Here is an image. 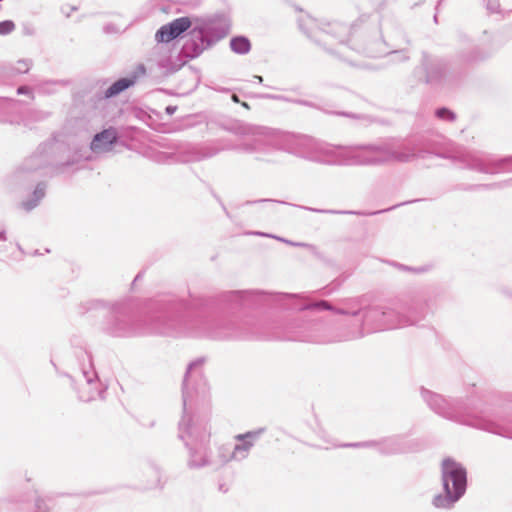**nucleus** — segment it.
Masks as SVG:
<instances>
[{
    "mask_svg": "<svg viewBox=\"0 0 512 512\" xmlns=\"http://www.w3.org/2000/svg\"><path fill=\"white\" fill-rule=\"evenodd\" d=\"M295 298L296 295L288 293L234 290L194 304L177 297L148 300L143 304L115 301L99 330L112 338H132L170 335L185 328L197 337L213 340L247 339L257 331L254 319L244 309L263 305L295 308L291 302Z\"/></svg>",
    "mask_w": 512,
    "mask_h": 512,
    "instance_id": "obj_1",
    "label": "nucleus"
},
{
    "mask_svg": "<svg viewBox=\"0 0 512 512\" xmlns=\"http://www.w3.org/2000/svg\"><path fill=\"white\" fill-rule=\"evenodd\" d=\"M312 139L290 134H272L256 137L242 143L238 150L246 153H267L270 149L284 150L291 154L329 165H379L390 161L410 162L424 159L431 154L438 158L462 164L465 169L484 174L512 173V155L497 157L484 152H470L464 146L443 136L433 139L419 136L398 144H363L328 151L317 155L310 151Z\"/></svg>",
    "mask_w": 512,
    "mask_h": 512,
    "instance_id": "obj_2",
    "label": "nucleus"
},
{
    "mask_svg": "<svg viewBox=\"0 0 512 512\" xmlns=\"http://www.w3.org/2000/svg\"><path fill=\"white\" fill-rule=\"evenodd\" d=\"M346 307L337 308L322 300L314 305L319 310H328L335 314L359 318V327L347 332L342 340H354L378 331L413 326L420 322L427 312V301L412 298L394 306L364 305L363 298L357 297L346 302Z\"/></svg>",
    "mask_w": 512,
    "mask_h": 512,
    "instance_id": "obj_3",
    "label": "nucleus"
},
{
    "mask_svg": "<svg viewBox=\"0 0 512 512\" xmlns=\"http://www.w3.org/2000/svg\"><path fill=\"white\" fill-rule=\"evenodd\" d=\"M298 26L317 45L345 60L344 54L348 49L355 50L359 54L372 58L387 56L389 53L388 41L380 29L379 32H374L373 34H362L359 37H355L351 32V28L346 24L329 22L320 25L311 17L299 18Z\"/></svg>",
    "mask_w": 512,
    "mask_h": 512,
    "instance_id": "obj_4",
    "label": "nucleus"
},
{
    "mask_svg": "<svg viewBox=\"0 0 512 512\" xmlns=\"http://www.w3.org/2000/svg\"><path fill=\"white\" fill-rule=\"evenodd\" d=\"M230 29V20L224 13L195 18L194 25L189 16H182L162 25L155 33V40L157 43L168 44L189 31L181 54L184 58L193 60L224 39Z\"/></svg>",
    "mask_w": 512,
    "mask_h": 512,
    "instance_id": "obj_5",
    "label": "nucleus"
},
{
    "mask_svg": "<svg viewBox=\"0 0 512 512\" xmlns=\"http://www.w3.org/2000/svg\"><path fill=\"white\" fill-rule=\"evenodd\" d=\"M420 395L427 406L436 414L504 438L512 439V419L500 416L487 409L471 407L467 399L446 398L443 395L420 387Z\"/></svg>",
    "mask_w": 512,
    "mask_h": 512,
    "instance_id": "obj_6",
    "label": "nucleus"
},
{
    "mask_svg": "<svg viewBox=\"0 0 512 512\" xmlns=\"http://www.w3.org/2000/svg\"><path fill=\"white\" fill-rule=\"evenodd\" d=\"M203 363L204 358L202 357L191 361L187 365L182 382L183 415L178 425V438L184 441L185 447L188 449L187 465L190 469H200L213 465V460L208 457L210 434L205 431H197L193 427L192 419L188 414V406L191 404L194 395V380L200 376Z\"/></svg>",
    "mask_w": 512,
    "mask_h": 512,
    "instance_id": "obj_7",
    "label": "nucleus"
},
{
    "mask_svg": "<svg viewBox=\"0 0 512 512\" xmlns=\"http://www.w3.org/2000/svg\"><path fill=\"white\" fill-rule=\"evenodd\" d=\"M442 492L432 499V505L437 509L450 510L454 508L466 494L468 488V472L466 467L452 457L441 461Z\"/></svg>",
    "mask_w": 512,
    "mask_h": 512,
    "instance_id": "obj_8",
    "label": "nucleus"
},
{
    "mask_svg": "<svg viewBox=\"0 0 512 512\" xmlns=\"http://www.w3.org/2000/svg\"><path fill=\"white\" fill-rule=\"evenodd\" d=\"M420 68L424 73L422 82L430 86H453L463 76L462 68L455 61L451 62L427 51L421 53Z\"/></svg>",
    "mask_w": 512,
    "mask_h": 512,
    "instance_id": "obj_9",
    "label": "nucleus"
},
{
    "mask_svg": "<svg viewBox=\"0 0 512 512\" xmlns=\"http://www.w3.org/2000/svg\"><path fill=\"white\" fill-rule=\"evenodd\" d=\"M57 373L69 379L70 385L77 393L79 400L90 402L97 398L104 399L107 386L100 381L90 360L88 366L82 367L76 375L66 372Z\"/></svg>",
    "mask_w": 512,
    "mask_h": 512,
    "instance_id": "obj_10",
    "label": "nucleus"
},
{
    "mask_svg": "<svg viewBox=\"0 0 512 512\" xmlns=\"http://www.w3.org/2000/svg\"><path fill=\"white\" fill-rule=\"evenodd\" d=\"M491 57V54L466 33L457 32V48L454 61L458 67H461L463 74L465 67L478 65Z\"/></svg>",
    "mask_w": 512,
    "mask_h": 512,
    "instance_id": "obj_11",
    "label": "nucleus"
},
{
    "mask_svg": "<svg viewBox=\"0 0 512 512\" xmlns=\"http://www.w3.org/2000/svg\"><path fill=\"white\" fill-rule=\"evenodd\" d=\"M39 151L49 157L51 161L52 175H59L65 172V168L73 166L76 163L74 157H68L62 161L65 155L70 152L69 145L58 136L53 135L47 141L39 144Z\"/></svg>",
    "mask_w": 512,
    "mask_h": 512,
    "instance_id": "obj_12",
    "label": "nucleus"
},
{
    "mask_svg": "<svg viewBox=\"0 0 512 512\" xmlns=\"http://www.w3.org/2000/svg\"><path fill=\"white\" fill-rule=\"evenodd\" d=\"M379 29L388 41L389 48L401 47L402 44H410L409 38L404 33L397 19L393 16H383L379 22Z\"/></svg>",
    "mask_w": 512,
    "mask_h": 512,
    "instance_id": "obj_13",
    "label": "nucleus"
},
{
    "mask_svg": "<svg viewBox=\"0 0 512 512\" xmlns=\"http://www.w3.org/2000/svg\"><path fill=\"white\" fill-rule=\"evenodd\" d=\"M146 66L143 63H139L136 68L127 76L120 77L115 80L104 92L101 98L111 99L122 92L126 91L130 87L134 86L137 80L146 74Z\"/></svg>",
    "mask_w": 512,
    "mask_h": 512,
    "instance_id": "obj_14",
    "label": "nucleus"
},
{
    "mask_svg": "<svg viewBox=\"0 0 512 512\" xmlns=\"http://www.w3.org/2000/svg\"><path fill=\"white\" fill-rule=\"evenodd\" d=\"M120 134L116 127L109 126L97 132L91 139L89 147L93 153H105L114 149L119 142Z\"/></svg>",
    "mask_w": 512,
    "mask_h": 512,
    "instance_id": "obj_15",
    "label": "nucleus"
},
{
    "mask_svg": "<svg viewBox=\"0 0 512 512\" xmlns=\"http://www.w3.org/2000/svg\"><path fill=\"white\" fill-rule=\"evenodd\" d=\"M48 167L51 168V161L44 151H39L38 146L36 151L26 158L17 169L15 177L20 180L24 178L26 174L37 172Z\"/></svg>",
    "mask_w": 512,
    "mask_h": 512,
    "instance_id": "obj_16",
    "label": "nucleus"
},
{
    "mask_svg": "<svg viewBox=\"0 0 512 512\" xmlns=\"http://www.w3.org/2000/svg\"><path fill=\"white\" fill-rule=\"evenodd\" d=\"M413 443L403 435H394L380 439V454L384 456L405 454L413 451Z\"/></svg>",
    "mask_w": 512,
    "mask_h": 512,
    "instance_id": "obj_17",
    "label": "nucleus"
},
{
    "mask_svg": "<svg viewBox=\"0 0 512 512\" xmlns=\"http://www.w3.org/2000/svg\"><path fill=\"white\" fill-rule=\"evenodd\" d=\"M313 326L311 323L294 318L286 324L287 338L294 341H314L311 335Z\"/></svg>",
    "mask_w": 512,
    "mask_h": 512,
    "instance_id": "obj_18",
    "label": "nucleus"
},
{
    "mask_svg": "<svg viewBox=\"0 0 512 512\" xmlns=\"http://www.w3.org/2000/svg\"><path fill=\"white\" fill-rule=\"evenodd\" d=\"M47 188L48 183L46 181H39L28 196L19 203L18 207L27 213L33 211L46 197Z\"/></svg>",
    "mask_w": 512,
    "mask_h": 512,
    "instance_id": "obj_19",
    "label": "nucleus"
},
{
    "mask_svg": "<svg viewBox=\"0 0 512 512\" xmlns=\"http://www.w3.org/2000/svg\"><path fill=\"white\" fill-rule=\"evenodd\" d=\"M20 103L17 99L0 97V123H12Z\"/></svg>",
    "mask_w": 512,
    "mask_h": 512,
    "instance_id": "obj_20",
    "label": "nucleus"
},
{
    "mask_svg": "<svg viewBox=\"0 0 512 512\" xmlns=\"http://www.w3.org/2000/svg\"><path fill=\"white\" fill-rule=\"evenodd\" d=\"M113 302H109L103 299H89L83 301L79 305V314H86L93 311H107L111 309Z\"/></svg>",
    "mask_w": 512,
    "mask_h": 512,
    "instance_id": "obj_21",
    "label": "nucleus"
},
{
    "mask_svg": "<svg viewBox=\"0 0 512 512\" xmlns=\"http://www.w3.org/2000/svg\"><path fill=\"white\" fill-rule=\"evenodd\" d=\"M229 47L237 55H247L252 49V43L246 35H234L230 38Z\"/></svg>",
    "mask_w": 512,
    "mask_h": 512,
    "instance_id": "obj_22",
    "label": "nucleus"
},
{
    "mask_svg": "<svg viewBox=\"0 0 512 512\" xmlns=\"http://www.w3.org/2000/svg\"><path fill=\"white\" fill-rule=\"evenodd\" d=\"M238 443L234 445L232 448L233 455L235 461H242L246 459L249 455V452L251 450L252 443L246 441V440H236Z\"/></svg>",
    "mask_w": 512,
    "mask_h": 512,
    "instance_id": "obj_23",
    "label": "nucleus"
},
{
    "mask_svg": "<svg viewBox=\"0 0 512 512\" xmlns=\"http://www.w3.org/2000/svg\"><path fill=\"white\" fill-rule=\"evenodd\" d=\"M233 450L229 445H222L218 448L217 451V460H213V465L218 468L221 467L228 462L234 460Z\"/></svg>",
    "mask_w": 512,
    "mask_h": 512,
    "instance_id": "obj_24",
    "label": "nucleus"
},
{
    "mask_svg": "<svg viewBox=\"0 0 512 512\" xmlns=\"http://www.w3.org/2000/svg\"><path fill=\"white\" fill-rule=\"evenodd\" d=\"M265 431V427H260L255 430H250L245 433L237 434L235 436V440H246L252 443V446H254L255 441H257L265 433Z\"/></svg>",
    "mask_w": 512,
    "mask_h": 512,
    "instance_id": "obj_25",
    "label": "nucleus"
},
{
    "mask_svg": "<svg viewBox=\"0 0 512 512\" xmlns=\"http://www.w3.org/2000/svg\"><path fill=\"white\" fill-rule=\"evenodd\" d=\"M434 115L437 119L447 122H454L457 118L456 113L446 106L436 108Z\"/></svg>",
    "mask_w": 512,
    "mask_h": 512,
    "instance_id": "obj_26",
    "label": "nucleus"
},
{
    "mask_svg": "<svg viewBox=\"0 0 512 512\" xmlns=\"http://www.w3.org/2000/svg\"><path fill=\"white\" fill-rule=\"evenodd\" d=\"M339 447L343 448H377L380 453V440H369L361 442L342 443Z\"/></svg>",
    "mask_w": 512,
    "mask_h": 512,
    "instance_id": "obj_27",
    "label": "nucleus"
},
{
    "mask_svg": "<svg viewBox=\"0 0 512 512\" xmlns=\"http://www.w3.org/2000/svg\"><path fill=\"white\" fill-rule=\"evenodd\" d=\"M220 150L221 149L215 148V147H212V146L202 147V148H199L195 152L194 158L197 161H201V160H204V159H207V158H211V157L217 155L220 152Z\"/></svg>",
    "mask_w": 512,
    "mask_h": 512,
    "instance_id": "obj_28",
    "label": "nucleus"
},
{
    "mask_svg": "<svg viewBox=\"0 0 512 512\" xmlns=\"http://www.w3.org/2000/svg\"><path fill=\"white\" fill-rule=\"evenodd\" d=\"M387 55L391 56L394 62H406L410 59L408 50L400 47L390 48Z\"/></svg>",
    "mask_w": 512,
    "mask_h": 512,
    "instance_id": "obj_29",
    "label": "nucleus"
},
{
    "mask_svg": "<svg viewBox=\"0 0 512 512\" xmlns=\"http://www.w3.org/2000/svg\"><path fill=\"white\" fill-rule=\"evenodd\" d=\"M251 234H254V235H258V236H268V237H272V238H275L279 241H282L288 245H291V246H295V247H305V248H314L313 245L311 244H308V243H304V242H294V241H291V240H288V239H285V238H282V237H278V236H274V235H270V234H267V233H263V232H252Z\"/></svg>",
    "mask_w": 512,
    "mask_h": 512,
    "instance_id": "obj_30",
    "label": "nucleus"
},
{
    "mask_svg": "<svg viewBox=\"0 0 512 512\" xmlns=\"http://www.w3.org/2000/svg\"><path fill=\"white\" fill-rule=\"evenodd\" d=\"M149 469L151 470V472L153 473V475L155 477L154 482L151 483L149 485V487L150 488H156V487L162 488L163 485L161 484V469H160V467H158L155 463H150Z\"/></svg>",
    "mask_w": 512,
    "mask_h": 512,
    "instance_id": "obj_31",
    "label": "nucleus"
},
{
    "mask_svg": "<svg viewBox=\"0 0 512 512\" xmlns=\"http://www.w3.org/2000/svg\"><path fill=\"white\" fill-rule=\"evenodd\" d=\"M393 266L398 268L401 271H404V272H413V273L420 274V273H424V272L427 271V268L424 267V266L412 267V266H408V265L401 264V263H398V262H393Z\"/></svg>",
    "mask_w": 512,
    "mask_h": 512,
    "instance_id": "obj_32",
    "label": "nucleus"
},
{
    "mask_svg": "<svg viewBox=\"0 0 512 512\" xmlns=\"http://www.w3.org/2000/svg\"><path fill=\"white\" fill-rule=\"evenodd\" d=\"M15 30V23L12 20L0 21V35L6 36Z\"/></svg>",
    "mask_w": 512,
    "mask_h": 512,
    "instance_id": "obj_33",
    "label": "nucleus"
},
{
    "mask_svg": "<svg viewBox=\"0 0 512 512\" xmlns=\"http://www.w3.org/2000/svg\"><path fill=\"white\" fill-rule=\"evenodd\" d=\"M32 65V61L29 59H20L17 61V66L13 68L15 73H28L30 67Z\"/></svg>",
    "mask_w": 512,
    "mask_h": 512,
    "instance_id": "obj_34",
    "label": "nucleus"
},
{
    "mask_svg": "<svg viewBox=\"0 0 512 512\" xmlns=\"http://www.w3.org/2000/svg\"><path fill=\"white\" fill-rule=\"evenodd\" d=\"M501 185H502L501 183L471 184V185H468L467 187H465L464 190H468V191H475V190H481V189L488 190V189L500 187Z\"/></svg>",
    "mask_w": 512,
    "mask_h": 512,
    "instance_id": "obj_35",
    "label": "nucleus"
},
{
    "mask_svg": "<svg viewBox=\"0 0 512 512\" xmlns=\"http://www.w3.org/2000/svg\"><path fill=\"white\" fill-rule=\"evenodd\" d=\"M291 103L296 104V105L306 106V107L317 109V110H322L321 107L317 103L309 101V100H305V99L293 98V99H291Z\"/></svg>",
    "mask_w": 512,
    "mask_h": 512,
    "instance_id": "obj_36",
    "label": "nucleus"
},
{
    "mask_svg": "<svg viewBox=\"0 0 512 512\" xmlns=\"http://www.w3.org/2000/svg\"><path fill=\"white\" fill-rule=\"evenodd\" d=\"M344 281H345V278L338 277V278L334 279L328 286L323 288V290L325 291L324 294L328 295L332 291L338 289L343 284Z\"/></svg>",
    "mask_w": 512,
    "mask_h": 512,
    "instance_id": "obj_37",
    "label": "nucleus"
},
{
    "mask_svg": "<svg viewBox=\"0 0 512 512\" xmlns=\"http://www.w3.org/2000/svg\"><path fill=\"white\" fill-rule=\"evenodd\" d=\"M307 209L310 211L316 212V213L363 215V213L357 212V211H336V210H325V209H316V208H307Z\"/></svg>",
    "mask_w": 512,
    "mask_h": 512,
    "instance_id": "obj_38",
    "label": "nucleus"
},
{
    "mask_svg": "<svg viewBox=\"0 0 512 512\" xmlns=\"http://www.w3.org/2000/svg\"><path fill=\"white\" fill-rule=\"evenodd\" d=\"M423 199H414V200H411V201H405V202H402V203H399V204H396L390 208H387V209H382V210H379V211H375V212H371L369 213V215H375V214H380V213H384V212H387V211H391L397 207H400V206H403V205H407V204H410V203H415V202H419V201H422Z\"/></svg>",
    "mask_w": 512,
    "mask_h": 512,
    "instance_id": "obj_39",
    "label": "nucleus"
},
{
    "mask_svg": "<svg viewBox=\"0 0 512 512\" xmlns=\"http://www.w3.org/2000/svg\"><path fill=\"white\" fill-rule=\"evenodd\" d=\"M260 97L264 98V99H271V100H276V101H285V102H290V103H291V99H292V98H289L287 96L279 95V94H263Z\"/></svg>",
    "mask_w": 512,
    "mask_h": 512,
    "instance_id": "obj_40",
    "label": "nucleus"
},
{
    "mask_svg": "<svg viewBox=\"0 0 512 512\" xmlns=\"http://www.w3.org/2000/svg\"><path fill=\"white\" fill-rule=\"evenodd\" d=\"M229 131L235 133V134H241V135H244V134H247L248 133V130H247V127L243 124H240V123H236L234 125H232L230 128H227Z\"/></svg>",
    "mask_w": 512,
    "mask_h": 512,
    "instance_id": "obj_41",
    "label": "nucleus"
},
{
    "mask_svg": "<svg viewBox=\"0 0 512 512\" xmlns=\"http://www.w3.org/2000/svg\"><path fill=\"white\" fill-rule=\"evenodd\" d=\"M16 93L18 95H25V96H29L31 98H34V94H33V91L32 89L27 86V85H22V86H19L16 90Z\"/></svg>",
    "mask_w": 512,
    "mask_h": 512,
    "instance_id": "obj_42",
    "label": "nucleus"
},
{
    "mask_svg": "<svg viewBox=\"0 0 512 512\" xmlns=\"http://www.w3.org/2000/svg\"><path fill=\"white\" fill-rule=\"evenodd\" d=\"M35 512H49L44 500L37 498L35 501Z\"/></svg>",
    "mask_w": 512,
    "mask_h": 512,
    "instance_id": "obj_43",
    "label": "nucleus"
},
{
    "mask_svg": "<svg viewBox=\"0 0 512 512\" xmlns=\"http://www.w3.org/2000/svg\"><path fill=\"white\" fill-rule=\"evenodd\" d=\"M499 8V0H487V10H489L491 13L498 12Z\"/></svg>",
    "mask_w": 512,
    "mask_h": 512,
    "instance_id": "obj_44",
    "label": "nucleus"
},
{
    "mask_svg": "<svg viewBox=\"0 0 512 512\" xmlns=\"http://www.w3.org/2000/svg\"><path fill=\"white\" fill-rule=\"evenodd\" d=\"M264 202H278V203H281V204H286V202H284V201H276V200H273V199H258V200H247V201H245L242 204V206L253 205V204H256V203H264Z\"/></svg>",
    "mask_w": 512,
    "mask_h": 512,
    "instance_id": "obj_45",
    "label": "nucleus"
},
{
    "mask_svg": "<svg viewBox=\"0 0 512 512\" xmlns=\"http://www.w3.org/2000/svg\"><path fill=\"white\" fill-rule=\"evenodd\" d=\"M213 197L216 199V201L219 203V205L221 206L222 210L224 211L225 215L229 218V219H233L231 213L228 211L227 207L225 206V204L223 203L222 199L215 193L213 192Z\"/></svg>",
    "mask_w": 512,
    "mask_h": 512,
    "instance_id": "obj_46",
    "label": "nucleus"
},
{
    "mask_svg": "<svg viewBox=\"0 0 512 512\" xmlns=\"http://www.w3.org/2000/svg\"><path fill=\"white\" fill-rule=\"evenodd\" d=\"M143 277H144V271H139V272L137 273V275L134 277V279H133V281H132V283H131V285H130V290H131V291H134V290H135L136 283H137L138 281L142 280V279H143Z\"/></svg>",
    "mask_w": 512,
    "mask_h": 512,
    "instance_id": "obj_47",
    "label": "nucleus"
},
{
    "mask_svg": "<svg viewBox=\"0 0 512 512\" xmlns=\"http://www.w3.org/2000/svg\"><path fill=\"white\" fill-rule=\"evenodd\" d=\"M178 107L176 105H168L166 106L165 108V113L168 115V116H172L175 114V112L177 111Z\"/></svg>",
    "mask_w": 512,
    "mask_h": 512,
    "instance_id": "obj_48",
    "label": "nucleus"
},
{
    "mask_svg": "<svg viewBox=\"0 0 512 512\" xmlns=\"http://www.w3.org/2000/svg\"><path fill=\"white\" fill-rule=\"evenodd\" d=\"M7 240V232L4 224H0V241H6Z\"/></svg>",
    "mask_w": 512,
    "mask_h": 512,
    "instance_id": "obj_49",
    "label": "nucleus"
},
{
    "mask_svg": "<svg viewBox=\"0 0 512 512\" xmlns=\"http://www.w3.org/2000/svg\"><path fill=\"white\" fill-rule=\"evenodd\" d=\"M334 114L344 116V117H349V118H358V115L355 113H352V112L341 111V112H334Z\"/></svg>",
    "mask_w": 512,
    "mask_h": 512,
    "instance_id": "obj_50",
    "label": "nucleus"
},
{
    "mask_svg": "<svg viewBox=\"0 0 512 512\" xmlns=\"http://www.w3.org/2000/svg\"><path fill=\"white\" fill-rule=\"evenodd\" d=\"M503 400L512 408V392L505 393Z\"/></svg>",
    "mask_w": 512,
    "mask_h": 512,
    "instance_id": "obj_51",
    "label": "nucleus"
},
{
    "mask_svg": "<svg viewBox=\"0 0 512 512\" xmlns=\"http://www.w3.org/2000/svg\"><path fill=\"white\" fill-rule=\"evenodd\" d=\"M49 83L60 84V85L66 86V85H68L69 81L68 80H55V81H49Z\"/></svg>",
    "mask_w": 512,
    "mask_h": 512,
    "instance_id": "obj_52",
    "label": "nucleus"
},
{
    "mask_svg": "<svg viewBox=\"0 0 512 512\" xmlns=\"http://www.w3.org/2000/svg\"><path fill=\"white\" fill-rule=\"evenodd\" d=\"M49 116V113L40 112L39 116L36 118L37 120H44Z\"/></svg>",
    "mask_w": 512,
    "mask_h": 512,
    "instance_id": "obj_53",
    "label": "nucleus"
},
{
    "mask_svg": "<svg viewBox=\"0 0 512 512\" xmlns=\"http://www.w3.org/2000/svg\"><path fill=\"white\" fill-rule=\"evenodd\" d=\"M112 30H113V24H106V25L104 26V31H105L106 33H110Z\"/></svg>",
    "mask_w": 512,
    "mask_h": 512,
    "instance_id": "obj_54",
    "label": "nucleus"
},
{
    "mask_svg": "<svg viewBox=\"0 0 512 512\" xmlns=\"http://www.w3.org/2000/svg\"><path fill=\"white\" fill-rule=\"evenodd\" d=\"M231 100H232L234 103H240V102H241V101H240V99H239V97H238L236 94H233V95L231 96Z\"/></svg>",
    "mask_w": 512,
    "mask_h": 512,
    "instance_id": "obj_55",
    "label": "nucleus"
},
{
    "mask_svg": "<svg viewBox=\"0 0 512 512\" xmlns=\"http://www.w3.org/2000/svg\"><path fill=\"white\" fill-rule=\"evenodd\" d=\"M253 78L258 82V83H262L263 82V77L260 76V75H254Z\"/></svg>",
    "mask_w": 512,
    "mask_h": 512,
    "instance_id": "obj_56",
    "label": "nucleus"
},
{
    "mask_svg": "<svg viewBox=\"0 0 512 512\" xmlns=\"http://www.w3.org/2000/svg\"><path fill=\"white\" fill-rule=\"evenodd\" d=\"M215 90L218 91V92H222V93H226V92L229 91L228 88H224V87L216 88Z\"/></svg>",
    "mask_w": 512,
    "mask_h": 512,
    "instance_id": "obj_57",
    "label": "nucleus"
},
{
    "mask_svg": "<svg viewBox=\"0 0 512 512\" xmlns=\"http://www.w3.org/2000/svg\"><path fill=\"white\" fill-rule=\"evenodd\" d=\"M31 255H32V256H39V255H41V253H40L39 249H35V250L32 252V254H31Z\"/></svg>",
    "mask_w": 512,
    "mask_h": 512,
    "instance_id": "obj_58",
    "label": "nucleus"
},
{
    "mask_svg": "<svg viewBox=\"0 0 512 512\" xmlns=\"http://www.w3.org/2000/svg\"><path fill=\"white\" fill-rule=\"evenodd\" d=\"M25 34L27 35H32L33 34V30L29 29V28H25Z\"/></svg>",
    "mask_w": 512,
    "mask_h": 512,
    "instance_id": "obj_59",
    "label": "nucleus"
},
{
    "mask_svg": "<svg viewBox=\"0 0 512 512\" xmlns=\"http://www.w3.org/2000/svg\"><path fill=\"white\" fill-rule=\"evenodd\" d=\"M240 104L242 107L249 109V104L247 102H240Z\"/></svg>",
    "mask_w": 512,
    "mask_h": 512,
    "instance_id": "obj_60",
    "label": "nucleus"
},
{
    "mask_svg": "<svg viewBox=\"0 0 512 512\" xmlns=\"http://www.w3.org/2000/svg\"><path fill=\"white\" fill-rule=\"evenodd\" d=\"M155 424H156V421H155V420H152V421L149 423L148 427H149V428H153V427L155 426Z\"/></svg>",
    "mask_w": 512,
    "mask_h": 512,
    "instance_id": "obj_61",
    "label": "nucleus"
},
{
    "mask_svg": "<svg viewBox=\"0 0 512 512\" xmlns=\"http://www.w3.org/2000/svg\"><path fill=\"white\" fill-rule=\"evenodd\" d=\"M17 249H19L21 252H23L22 247L20 244H17Z\"/></svg>",
    "mask_w": 512,
    "mask_h": 512,
    "instance_id": "obj_62",
    "label": "nucleus"
},
{
    "mask_svg": "<svg viewBox=\"0 0 512 512\" xmlns=\"http://www.w3.org/2000/svg\"><path fill=\"white\" fill-rule=\"evenodd\" d=\"M256 160L264 161V159H263V158H261V157H256Z\"/></svg>",
    "mask_w": 512,
    "mask_h": 512,
    "instance_id": "obj_63",
    "label": "nucleus"
},
{
    "mask_svg": "<svg viewBox=\"0 0 512 512\" xmlns=\"http://www.w3.org/2000/svg\"><path fill=\"white\" fill-rule=\"evenodd\" d=\"M175 71H176V69H174V68H172V69L170 70V72H171V73H173V72H175Z\"/></svg>",
    "mask_w": 512,
    "mask_h": 512,
    "instance_id": "obj_64",
    "label": "nucleus"
}]
</instances>
